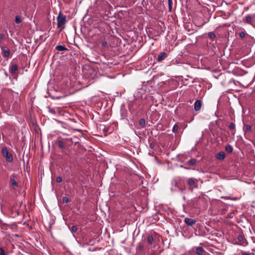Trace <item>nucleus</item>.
Wrapping results in <instances>:
<instances>
[{
  "mask_svg": "<svg viewBox=\"0 0 255 255\" xmlns=\"http://www.w3.org/2000/svg\"><path fill=\"white\" fill-rule=\"evenodd\" d=\"M57 27L60 28L65 24L66 22V18L64 15L62 14L60 12L59 13L57 18Z\"/></svg>",
  "mask_w": 255,
  "mask_h": 255,
  "instance_id": "2",
  "label": "nucleus"
},
{
  "mask_svg": "<svg viewBox=\"0 0 255 255\" xmlns=\"http://www.w3.org/2000/svg\"><path fill=\"white\" fill-rule=\"evenodd\" d=\"M204 252V250L201 247H198L196 248V253L198 255H202Z\"/></svg>",
  "mask_w": 255,
  "mask_h": 255,
  "instance_id": "10",
  "label": "nucleus"
},
{
  "mask_svg": "<svg viewBox=\"0 0 255 255\" xmlns=\"http://www.w3.org/2000/svg\"><path fill=\"white\" fill-rule=\"evenodd\" d=\"M18 70V66L16 64H11L9 68V73L14 75L16 74V71Z\"/></svg>",
  "mask_w": 255,
  "mask_h": 255,
  "instance_id": "4",
  "label": "nucleus"
},
{
  "mask_svg": "<svg viewBox=\"0 0 255 255\" xmlns=\"http://www.w3.org/2000/svg\"><path fill=\"white\" fill-rule=\"evenodd\" d=\"M139 124L141 127V128H144L145 127V121L144 119H141L139 121Z\"/></svg>",
  "mask_w": 255,
  "mask_h": 255,
  "instance_id": "18",
  "label": "nucleus"
},
{
  "mask_svg": "<svg viewBox=\"0 0 255 255\" xmlns=\"http://www.w3.org/2000/svg\"><path fill=\"white\" fill-rule=\"evenodd\" d=\"M48 109H49V112L52 114H56V111L54 109H51V108H50L49 107H48Z\"/></svg>",
  "mask_w": 255,
  "mask_h": 255,
  "instance_id": "29",
  "label": "nucleus"
},
{
  "mask_svg": "<svg viewBox=\"0 0 255 255\" xmlns=\"http://www.w3.org/2000/svg\"><path fill=\"white\" fill-rule=\"evenodd\" d=\"M225 149L226 151L229 153H231L233 151V149L232 146H231V145L226 146Z\"/></svg>",
  "mask_w": 255,
  "mask_h": 255,
  "instance_id": "14",
  "label": "nucleus"
},
{
  "mask_svg": "<svg viewBox=\"0 0 255 255\" xmlns=\"http://www.w3.org/2000/svg\"><path fill=\"white\" fill-rule=\"evenodd\" d=\"M202 106V102L200 100H197L194 103V110L198 111L201 109Z\"/></svg>",
  "mask_w": 255,
  "mask_h": 255,
  "instance_id": "7",
  "label": "nucleus"
},
{
  "mask_svg": "<svg viewBox=\"0 0 255 255\" xmlns=\"http://www.w3.org/2000/svg\"><path fill=\"white\" fill-rule=\"evenodd\" d=\"M15 22L16 24H20L21 22V18L19 15L16 16Z\"/></svg>",
  "mask_w": 255,
  "mask_h": 255,
  "instance_id": "16",
  "label": "nucleus"
},
{
  "mask_svg": "<svg viewBox=\"0 0 255 255\" xmlns=\"http://www.w3.org/2000/svg\"><path fill=\"white\" fill-rule=\"evenodd\" d=\"M154 241V239L152 236H149L147 238V242L149 245H152Z\"/></svg>",
  "mask_w": 255,
  "mask_h": 255,
  "instance_id": "15",
  "label": "nucleus"
},
{
  "mask_svg": "<svg viewBox=\"0 0 255 255\" xmlns=\"http://www.w3.org/2000/svg\"><path fill=\"white\" fill-rule=\"evenodd\" d=\"M64 140H65V139L61 138V137L58 138V145L59 147H60L61 148H63L64 147V143L63 141Z\"/></svg>",
  "mask_w": 255,
  "mask_h": 255,
  "instance_id": "11",
  "label": "nucleus"
},
{
  "mask_svg": "<svg viewBox=\"0 0 255 255\" xmlns=\"http://www.w3.org/2000/svg\"><path fill=\"white\" fill-rule=\"evenodd\" d=\"M184 222L188 226H192L196 223V221L194 219L186 218Z\"/></svg>",
  "mask_w": 255,
  "mask_h": 255,
  "instance_id": "6",
  "label": "nucleus"
},
{
  "mask_svg": "<svg viewBox=\"0 0 255 255\" xmlns=\"http://www.w3.org/2000/svg\"><path fill=\"white\" fill-rule=\"evenodd\" d=\"M10 51L9 49L3 50L2 52V55L3 57H7L9 55Z\"/></svg>",
  "mask_w": 255,
  "mask_h": 255,
  "instance_id": "13",
  "label": "nucleus"
},
{
  "mask_svg": "<svg viewBox=\"0 0 255 255\" xmlns=\"http://www.w3.org/2000/svg\"><path fill=\"white\" fill-rule=\"evenodd\" d=\"M251 129H252L251 126H250L249 125H246V128H245V132L251 131Z\"/></svg>",
  "mask_w": 255,
  "mask_h": 255,
  "instance_id": "22",
  "label": "nucleus"
},
{
  "mask_svg": "<svg viewBox=\"0 0 255 255\" xmlns=\"http://www.w3.org/2000/svg\"><path fill=\"white\" fill-rule=\"evenodd\" d=\"M56 181L58 183H61L62 181V178L60 176H58L56 178Z\"/></svg>",
  "mask_w": 255,
  "mask_h": 255,
  "instance_id": "31",
  "label": "nucleus"
},
{
  "mask_svg": "<svg viewBox=\"0 0 255 255\" xmlns=\"http://www.w3.org/2000/svg\"><path fill=\"white\" fill-rule=\"evenodd\" d=\"M242 254L243 255H251V253H247V252H244V251H242Z\"/></svg>",
  "mask_w": 255,
  "mask_h": 255,
  "instance_id": "35",
  "label": "nucleus"
},
{
  "mask_svg": "<svg viewBox=\"0 0 255 255\" xmlns=\"http://www.w3.org/2000/svg\"><path fill=\"white\" fill-rule=\"evenodd\" d=\"M238 239L239 241L242 242L244 240V237L242 235H239L238 237Z\"/></svg>",
  "mask_w": 255,
  "mask_h": 255,
  "instance_id": "33",
  "label": "nucleus"
},
{
  "mask_svg": "<svg viewBox=\"0 0 255 255\" xmlns=\"http://www.w3.org/2000/svg\"><path fill=\"white\" fill-rule=\"evenodd\" d=\"M167 56V54L164 52H162L159 53L158 55L157 61L158 62H161Z\"/></svg>",
  "mask_w": 255,
  "mask_h": 255,
  "instance_id": "8",
  "label": "nucleus"
},
{
  "mask_svg": "<svg viewBox=\"0 0 255 255\" xmlns=\"http://www.w3.org/2000/svg\"><path fill=\"white\" fill-rule=\"evenodd\" d=\"M178 126L177 124H175L172 128V131L175 132H176L178 129Z\"/></svg>",
  "mask_w": 255,
  "mask_h": 255,
  "instance_id": "24",
  "label": "nucleus"
},
{
  "mask_svg": "<svg viewBox=\"0 0 255 255\" xmlns=\"http://www.w3.org/2000/svg\"><path fill=\"white\" fill-rule=\"evenodd\" d=\"M10 182H11V186H12V188L14 190H15L17 188L18 185H17V182H16V179H15V177L14 175L11 176Z\"/></svg>",
  "mask_w": 255,
  "mask_h": 255,
  "instance_id": "5",
  "label": "nucleus"
},
{
  "mask_svg": "<svg viewBox=\"0 0 255 255\" xmlns=\"http://www.w3.org/2000/svg\"><path fill=\"white\" fill-rule=\"evenodd\" d=\"M77 231V228L76 226H72V227H71V231L72 233H75V232H76Z\"/></svg>",
  "mask_w": 255,
  "mask_h": 255,
  "instance_id": "26",
  "label": "nucleus"
},
{
  "mask_svg": "<svg viewBox=\"0 0 255 255\" xmlns=\"http://www.w3.org/2000/svg\"><path fill=\"white\" fill-rule=\"evenodd\" d=\"M154 144H153V143H150V148H152L154 147Z\"/></svg>",
  "mask_w": 255,
  "mask_h": 255,
  "instance_id": "36",
  "label": "nucleus"
},
{
  "mask_svg": "<svg viewBox=\"0 0 255 255\" xmlns=\"http://www.w3.org/2000/svg\"><path fill=\"white\" fill-rule=\"evenodd\" d=\"M0 255H6L4 250L0 248Z\"/></svg>",
  "mask_w": 255,
  "mask_h": 255,
  "instance_id": "30",
  "label": "nucleus"
},
{
  "mask_svg": "<svg viewBox=\"0 0 255 255\" xmlns=\"http://www.w3.org/2000/svg\"><path fill=\"white\" fill-rule=\"evenodd\" d=\"M253 144H254V145L255 147V140L254 141H253Z\"/></svg>",
  "mask_w": 255,
  "mask_h": 255,
  "instance_id": "38",
  "label": "nucleus"
},
{
  "mask_svg": "<svg viewBox=\"0 0 255 255\" xmlns=\"http://www.w3.org/2000/svg\"><path fill=\"white\" fill-rule=\"evenodd\" d=\"M235 128V125L234 123H230L229 125V128L231 129H234Z\"/></svg>",
  "mask_w": 255,
  "mask_h": 255,
  "instance_id": "27",
  "label": "nucleus"
},
{
  "mask_svg": "<svg viewBox=\"0 0 255 255\" xmlns=\"http://www.w3.org/2000/svg\"><path fill=\"white\" fill-rule=\"evenodd\" d=\"M1 153L2 155L6 158L8 162H11L13 161V157L11 154L9 152L7 149L5 147H4L2 148Z\"/></svg>",
  "mask_w": 255,
  "mask_h": 255,
  "instance_id": "1",
  "label": "nucleus"
},
{
  "mask_svg": "<svg viewBox=\"0 0 255 255\" xmlns=\"http://www.w3.org/2000/svg\"><path fill=\"white\" fill-rule=\"evenodd\" d=\"M169 10L171 11L172 7V0H167Z\"/></svg>",
  "mask_w": 255,
  "mask_h": 255,
  "instance_id": "21",
  "label": "nucleus"
},
{
  "mask_svg": "<svg viewBox=\"0 0 255 255\" xmlns=\"http://www.w3.org/2000/svg\"><path fill=\"white\" fill-rule=\"evenodd\" d=\"M232 199L233 200H237L239 199V198H237V197H235V198H232Z\"/></svg>",
  "mask_w": 255,
  "mask_h": 255,
  "instance_id": "37",
  "label": "nucleus"
},
{
  "mask_svg": "<svg viewBox=\"0 0 255 255\" xmlns=\"http://www.w3.org/2000/svg\"><path fill=\"white\" fill-rule=\"evenodd\" d=\"M69 202V198L67 197H64L63 198V203H68Z\"/></svg>",
  "mask_w": 255,
  "mask_h": 255,
  "instance_id": "28",
  "label": "nucleus"
},
{
  "mask_svg": "<svg viewBox=\"0 0 255 255\" xmlns=\"http://www.w3.org/2000/svg\"><path fill=\"white\" fill-rule=\"evenodd\" d=\"M55 49L59 51L67 50V48L65 46L61 45L56 46Z\"/></svg>",
  "mask_w": 255,
  "mask_h": 255,
  "instance_id": "12",
  "label": "nucleus"
},
{
  "mask_svg": "<svg viewBox=\"0 0 255 255\" xmlns=\"http://www.w3.org/2000/svg\"><path fill=\"white\" fill-rule=\"evenodd\" d=\"M19 205L16 204L9 208V210L13 217H17L19 215Z\"/></svg>",
  "mask_w": 255,
  "mask_h": 255,
  "instance_id": "3",
  "label": "nucleus"
},
{
  "mask_svg": "<svg viewBox=\"0 0 255 255\" xmlns=\"http://www.w3.org/2000/svg\"><path fill=\"white\" fill-rule=\"evenodd\" d=\"M225 153L224 151H221L216 155V158L219 160H223L225 158Z\"/></svg>",
  "mask_w": 255,
  "mask_h": 255,
  "instance_id": "9",
  "label": "nucleus"
},
{
  "mask_svg": "<svg viewBox=\"0 0 255 255\" xmlns=\"http://www.w3.org/2000/svg\"><path fill=\"white\" fill-rule=\"evenodd\" d=\"M208 35L209 37L211 39H214L216 37L215 34L213 32H209Z\"/></svg>",
  "mask_w": 255,
  "mask_h": 255,
  "instance_id": "23",
  "label": "nucleus"
},
{
  "mask_svg": "<svg viewBox=\"0 0 255 255\" xmlns=\"http://www.w3.org/2000/svg\"><path fill=\"white\" fill-rule=\"evenodd\" d=\"M252 21V18L250 16H247L246 17V22L248 23H250Z\"/></svg>",
  "mask_w": 255,
  "mask_h": 255,
  "instance_id": "25",
  "label": "nucleus"
},
{
  "mask_svg": "<svg viewBox=\"0 0 255 255\" xmlns=\"http://www.w3.org/2000/svg\"><path fill=\"white\" fill-rule=\"evenodd\" d=\"M188 183L190 186H193L195 184V180L193 178H189L188 180Z\"/></svg>",
  "mask_w": 255,
  "mask_h": 255,
  "instance_id": "17",
  "label": "nucleus"
},
{
  "mask_svg": "<svg viewBox=\"0 0 255 255\" xmlns=\"http://www.w3.org/2000/svg\"><path fill=\"white\" fill-rule=\"evenodd\" d=\"M188 162L190 165H194L196 162V159L194 158L191 159L188 161Z\"/></svg>",
  "mask_w": 255,
  "mask_h": 255,
  "instance_id": "20",
  "label": "nucleus"
},
{
  "mask_svg": "<svg viewBox=\"0 0 255 255\" xmlns=\"http://www.w3.org/2000/svg\"><path fill=\"white\" fill-rule=\"evenodd\" d=\"M102 45L103 46V47H105L107 45V41H103L102 42Z\"/></svg>",
  "mask_w": 255,
  "mask_h": 255,
  "instance_id": "34",
  "label": "nucleus"
},
{
  "mask_svg": "<svg viewBox=\"0 0 255 255\" xmlns=\"http://www.w3.org/2000/svg\"><path fill=\"white\" fill-rule=\"evenodd\" d=\"M137 250L139 251H142L143 250V246L141 244L139 243L137 245Z\"/></svg>",
  "mask_w": 255,
  "mask_h": 255,
  "instance_id": "19",
  "label": "nucleus"
},
{
  "mask_svg": "<svg viewBox=\"0 0 255 255\" xmlns=\"http://www.w3.org/2000/svg\"><path fill=\"white\" fill-rule=\"evenodd\" d=\"M239 35L241 38H244L245 37V33L243 31H242L240 32Z\"/></svg>",
  "mask_w": 255,
  "mask_h": 255,
  "instance_id": "32",
  "label": "nucleus"
}]
</instances>
